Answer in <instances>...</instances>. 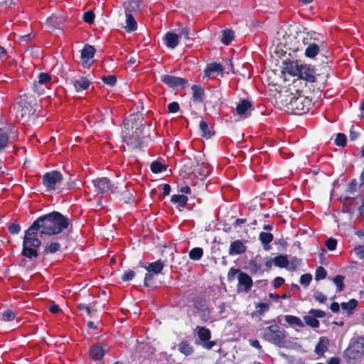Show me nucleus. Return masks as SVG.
Instances as JSON below:
<instances>
[{
	"instance_id": "412c9836",
	"label": "nucleus",
	"mask_w": 364,
	"mask_h": 364,
	"mask_svg": "<svg viewBox=\"0 0 364 364\" xmlns=\"http://www.w3.org/2000/svg\"><path fill=\"white\" fill-rule=\"evenodd\" d=\"M72 83L77 92L87 89L90 85V82L85 77H82L79 80H72Z\"/></svg>"
},
{
	"instance_id": "bf43d9fd",
	"label": "nucleus",
	"mask_w": 364,
	"mask_h": 364,
	"mask_svg": "<svg viewBox=\"0 0 364 364\" xmlns=\"http://www.w3.org/2000/svg\"><path fill=\"white\" fill-rule=\"evenodd\" d=\"M240 272H242L239 269H235L232 267L228 274V279L229 281H232L235 279V277L237 274H239Z\"/></svg>"
},
{
	"instance_id": "cd10ccee",
	"label": "nucleus",
	"mask_w": 364,
	"mask_h": 364,
	"mask_svg": "<svg viewBox=\"0 0 364 364\" xmlns=\"http://www.w3.org/2000/svg\"><path fill=\"white\" fill-rule=\"evenodd\" d=\"M193 98L195 102H202L204 95V90L198 85H194L192 86Z\"/></svg>"
},
{
	"instance_id": "9b49d317",
	"label": "nucleus",
	"mask_w": 364,
	"mask_h": 364,
	"mask_svg": "<svg viewBox=\"0 0 364 364\" xmlns=\"http://www.w3.org/2000/svg\"><path fill=\"white\" fill-rule=\"evenodd\" d=\"M161 80L168 86L173 88H183L188 83V80L185 78L169 75L162 76Z\"/></svg>"
},
{
	"instance_id": "49530a36",
	"label": "nucleus",
	"mask_w": 364,
	"mask_h": 364,
	"mask_svg": "<svg viewBox=\"0 0 364 364\" xmlns=\"http://www.w3.org/2000/svg\"><path fill=\"white\" fill-rule=\"evenodd\" d=\"M8 140V135L0 131V151L6 146Z\"/></svg>"
},
{
	"instance_id": "f03ea898",
	"label": "nucleus",
	"mask_w": 364,
	"mask_h": 364,
	"mask_svg": "<svg viewBox=\"0 0 364 364\" xmlns=\"http://www.w3.org/2000/svg\"><path fill=\"white\" fill-rule=\"evenodd\" d=\"M284 73H288L292 76H297L301 79L314 82L316 81L315 70L310 65L299 64L297 60H285L283 62Z\"/></svg>"
},
{
	"instance_id": "603ef678",
	"label": "nucleus",
	"mask_w": 364,
	"mask_h": 364,
	"mask_svg": "<svg viewBox=\"0 0 364 364\" xmlns=\"http://www.w3.org/2000/svg\"><path fill=\"white\" fill-rule=\"evenodd\" d=\"M312 279V277L310 274H304L301 275L300 278V283L302 285L308 286Z\"/></svg>"
},
{
	"instance_id": "e433bc0d",
	"label": "nucleus",
	"mask_w": 364,
	"mask_h": 364,
	"mask_svg": "<svg viewBox=\"0 0 364 364\" xmlns=\"http://www.w3.org/2000/svg\"><path fill=\"white\" fill-rule=\"evenodd\" d=\"M203 255V250L200 247H195L189 252V257L191 259L198 260Z\"/></svg>"
},
{
	"instance_id": "79ce46f5",
	"label": "nucleus",
	"mask_w": 364,
	"mask_h": 364,
	"mask_svg": "<svg viewBox=\"0 0 364 364\" xmlns=\"http://www.w3.org/2000/svg\"><path fill=\"white\" fill-rule=\"evenodd\" d=\"M326 271L323 267H319L316 269L315 279L320 280L323 279L326 277Z\"/></svg>"
},
{
	"instance_id": "aec40b11",
	"label": "nucleus",
	"mask_w": 364,
	"mask_h": 364,
	"mask_svg": "<svg viewBox=\"0 0 364 364\" xmlns=\"http://www.w3.org/2000/svg\"><path fill=\"white\" fill-rule=\"evenodd\" d=\"M126 15H132L133 13L138 11L139 9V3L136 0H129L124 3Z\"/></svg>"
},
{
	"instance_id": "0e129e2a",
	"label": "nucleus",
	"mask_w": 364,
	"mask_h": 364,
	"mask_svg": "<svg viewBox=\"0 0 364 364\" xmlns=\"http://www.w3.org/2000/svg\"><path fill=\"white\" fill-rule=\"evenodd\" d=\"M200 345H202L205 349L210 350L216 345V342L214 341L207 340Z\"/></svg>"
},
{
	"instance_id": "a878e982",
	"label": "nucleus",
	"mask_w": 364,
	"mask_h": 364,
	"mask_svg": "<svg viewBox=\"0 0 364 364\" xmlns=\"http://www.w3.org/2000/svg\"><path fill=\"white\" fill-rule=\"evenodd\" d=\"M223 68L220 64L217 63H213L209 64L207 66V68L205 70V75L208 77L213 73H220V72H223Z\"/></svg>"
},
{
	"instance_id": "1a4fd4ad",
	"label": "nucleus",
	"mask_w": 364,
	"mask_h": 364,
	"mask_svg": "<svg viewBox=\"0 0 364 364\" xmlns=\"http://www.w3.org/2000/svg\"><path fill=\"white\" fill-rule=\"evenodd\" d=\"M92 182L98 193H112L115 188L114 185L107 178H97Z\"/></svg>"
},
{
	"instance_id": "ea45409f",
	"label": "nucleus",
	"mask_w": 364,
	"mask_h": 364,
	"mask_svg": "<svg viewBox=\"0 0 364 364\" xmlns=\"http://www.w3.org/2000/svg\"><path fill=\"white\" fill-rule=\"evenodd\" d=\"M344 277L341 275H337L333 279V282L338 287V291H342L344 289V284H343Z\"/></svg>"
},
{
	"instance_id": "c9c22d12",
	"label": "nucleus",
	"mask_w": 364,
	"mask_h": 364,
	"mask_svg": "<svg viewBox=\"0 0 364 364\" xmlns=\"http://www.w3.org/2000/svg\"><path fill=\"white\" fill-rule=\"evenodd\" d=\"M211 168L207 163L202 162L200 166L198 169H196V171L198 173V174L202 177H206L210 173Z\"/></svg>"
},
{
	"instance_id": "4be33fe9",
	"label": "nucleus",
	"mask_w": 364,
	"mask_h": 364,
	"mask_svg": "<svg viewBox=\"0 0 364 364\" xmlns=\"http://www.w3.org/2000/svg\"><path fill=\"white\" fill-rule=\"evenodd\" d=\"M259 239L263 245V247L265 250H270L269 243L273 240L274 236L272 233L262 232L259 233Z\"/></svg>"
},
{
	"instance_id": "4d7b16f0",
	"label": "nucleus",
	"mask_w": 364,
	"mask_h": 364,
	"mask_svg": "<svg viewBox=\"0 0 364 364\" xmlns=\"http://www.w3.org/2000/svg\"><path fill=\"white\" fill-rule=\"evenodd\" d=\"M325 245L329 250H334L336 247L337 241L335 239L329 238L326 241Z\"/></svg>"
},
{
	"instance_id": "c03bdc74",
	"label": "nucleus",
	"mask_w": 364,
	"mask_h": 364,
	"mask_svg": "<svg viewBox=\"0 0 364 364\" xmlns=\"http://www.w3.org/2000/svg\"><path fill=\"white\" fill-rule=\"evenodd\" d=\"M301 260L299 258H292L289 263L288 269L291 270H295L301 264Z\"/></svg>"
},
{
	"instance_id": "f704fd0d",
	"label": "nucleus",
	"mask_w": 364,
	"mask_h": 364,
	"mask_svg": "<svg viewBox=\"0 0 364 364\" xmlns=\"http://www.w3.org/2000/svg\"><path fill=\"white\" fill-rule=\"evenodd\" d=\"M304 320L306 325L312 327V328H318L320 323L319 321L314 317L311 314H308L304 316Z\"/></svg>"
},
{
	"instance_id": "6ab92c4d",
	"label": "nucleus",
	"mask_w": 364,
	"mask_h": 364,
	"mask_svg": "<svg viewBox=\"0 0 364 364\" xmlns=\"http://www.w3.org/2000/svg\"><path fill=\"white\" fill-rule=\"evenodd\" d=\"M329 345V339L326 337H321L318 344L315 348V353L322 356L323 353L328 350V346Z\"/></svg>"
},
{
	"instance_id": "13d9d810",
	"label": "nucleus",
	"mask_w": 364,
	"mask_h": 364,
	"mask_svg": "<svg viewBox=\"0 0 364 364\" xmlns=\"http://www.w3.org/2000/svg\"><path fill=\"white\" fill-rule=\"evenodd\" d=\"M354 252L360 259H364V245L355 247L354 248Z\"/></svg>"
},
{
	"instance_id": "7ed1b4c3",
	"label": "nucleus",
	"mask_w": 364,
	"mask_h": 364,
	"mask_svg": "<svg viewBox=\"0 0 364 364\" xmlns=\"http://www.w3.org/2000/svg\"><path fill=\"white\" fill-rule=\"evenodd\" d=\"M143 127L135 119L130 118L124 121L122 131L124 141L133 149L140 147Z\"/></svg>"
},
{
	"instance_id": "423d86ee",
	"label": "nucleus",
	"mask_w": 364,
	"mask_h": 364,
	"mask_svg": "<svg viewBox=\"0 0 364 364\" xmlns=\"http://www.w3.org/2000/svg\"><path fill=\"white\" fill-rule=\"evenodd\" d=\"M288 110L294 114H302L311 107V100L303 95L293 96L287 105Z\"/></svg>"
},
{
	"instance_id": "338daca9",
	"label": "nucleus",
	"mask_w": 364,
	"mask_h": 364,
	"mask_svg": "<svg viewBox=\"0 0 364 364\" xmlns=\"http://www.w3.org/2000/svg\"><path fill=\"white\" fill-rule=\"evenodd\" d=\"M284 283V279L282 277H276L274 280V287L278 288Z\"/></svg>"
},
{
	"instance_id": "680f3d73",
	"label": "nucleus",
	"mask_w": 364,
	"mask_h": 364,
	"mask_svg": "<svg viewBox=\"0 0 364 364\" xmlns=\"http://www.w3.org/2000/svg\"><path fill=\"white\" fill-rule=\"evenodd\" d=\"M135 273L133 270H129L128 272H125L122 279L124 282H127L132 279Z\"/></svg>"
},
{
	"instance_id": "774afa93",
	"label": "nucleus",
	"mask_w": 364,
	"mask_h": 364,
	"mask_svg": "<svg viewBox=\"0 0 364 364\" xmlns=\"http://www.w3.org/2000/svg\"><path fill=\"white\" fill-rule=\"evenodd\" d=\"M49 311L52 314H58L60 311V309L57 304H52L49 307Z\"/></svg>"
},
{
	"instance_id": "393cba45",
	"label": "nucleus",
	"mask_w": 364,
	"mask_h": 364,
	"mask_svg": "<svg viewBox=\"0 0 364 364\" xmlns=\"http://www.w3.org/2000/svg\"><path fill=\"white\" fill-rule=\"evenodd\" d=\"M126 26H124L125 30L127 32H132L136 30L137 23L135 21L132 15H126Z\"/></svg>"
},
{
	"instance_id": "f8f14e48",
	"label": "nucleus",
	"mask_w": 364,
	"mask_h": 364,
	"mask_svg": "<svg viewBox=\"0 0 364 364\" xmlns=\"http://www.w3.org/2000/svg\"><path fill=\"white\" fill-rule=\"evenodd\" d=\"M51 80V77L46 73H41L38 75V80L37 82L33 83V90L38 95L43 94L44 89L42 87L43 85L47 87Z\"/></svg>"
},
{
	"instance_id": "dca6fc26",
	"label": "nucleus",
	"mask_w": 364,
	"mask_h": 364,
	"mask_svg": "<svg viewBox=\"0 0 364 364\" xmlns=\"http://www.w3.org/2000/svg\"><path fill=\"white\" fill-rule=\"evenodd\" d=\"M246 251V246L241 240H235L233 241L230 246L229 249V255H240L244 253Z\"/></svg>"
},
{
	"instance_id": "473e14b6",
	"label": "nucleus",
	"mask_w": 364,
	"mask_h": 364,
	"mask_svg": "<svg viewBox=\"0 0 364 364\" xmlns=\"http://www.w3.org/2000/svg\"><path fill=\"white\" fill-rule=\"evenodd\" d=\"M358 306L357 300L352 299L348 302H343L341 304V306L343 310L347 311L350 313L353 309L356 308Z\"/></svg>"
},
{
	"instance_id": "de8ad7c7",
	"label": "nucleus",
	"mask_w": 364,
	"mask_h": 364,
	"mask_svg": "<svg viewBox=\"0 0 364 364\" xmlns=\"http://www.w3.org/2000/svg\"><path fill=\"white\" fill-rule=\"evenodd\" d=\"M103 82L109 85L113 86L117 81V77L115 75H109V76H104L102 77Z\"/></svg>"
},
{
	"instance_id": "864d4df0",
	"label": "nucleus",
	"mask_w": 364,
	"mask_h": 364,
	"mask_svg": "<svg viewBox=\"0 0 364 364\" xmlns=\"http://www.w3.org/2000/svg\"><path fill=\"white\" fill-rule=\"evenodd\" d=\"M9 231L11 234H17L21 230V227L18 223H11L8 227Z\"/></svg>"
},
{
	"instance_id": "b1692460",
	"label": "nucleus",
	"mask_w": 364,
	"mask_h": 364,
	"mask_svg": "<svg viewBox=\"0 0 364 364\" xmlns=\"http://www.w3.org/2000/svg\"><path fill=\"white\" fill-rule=\"evenodd\" d=\"M61 245L57 241H53L47 243L44 247V254H53L58 252L60 250Z\"/></svg>"
},
{
	"instance_id": "39448f33",
	"label": "nucleus",
	"mask_w": 364,
	"mask_h": 364,
	"mask_svg": "<svg viewBox=\"0 0 364 364\" xmlns=\"http://www.w3.org/2000/svg\"><path fill=\"white\" fill-rule=\"evenodd\" d=\"M260 335L267 341H269L278 347L285 345L287 337L286 331L281 329L277 325H272L259 330Z\"/></svg>"
},
{
	"instance_id": "58836bf2",
	"label": "nucleus",
	"mask_w": 364,
	"mask_h": 364,
	"mask_svg": "<svg viewBox=\"0 0 364 364\" xmlns=\"http://www.w3.org/2000/svg\"><path fill=\"white\" fill-rule=\"evenodd\" d=\"M132 192L129 190H128L127 188L125 186L124 190L121 193L120 200L125 203H128L132 200Z\"/></svg>"
},
{
	"instance_id": "c756f323",
	"label": "nucleus",
	"mask_w": 364,
	"mask_h": 364,
	"mask_svg": "<svg viewBox=\"0 0 364 364\" xmlns=\"http://www.w3.org/2000/svg\"><path fill=\"white\" fill-rule=\"evenodd\" d=\"M284 320L290 325V326H296L299 327H304V323L302 321L296 316L291 315H287L284 316Z\"/></svg>"
},
{
	"instance_id": "a19ab883",
	"label": "nucleus",
	"mask_w": 364,
	"mask_h": 364,
	"mask_svg": "<svg viewBox=\"0 0 364 364\" xmlns=\"http://www.w3.org/2000/svg\"><path fill=\"white\" fill-rule=\"evenodd\" d=\"M335 143L338 146H345L346 144V136L344 134L339 133L335 139Z\"/></svg>"
},
{
	"instance_id": "e2e57ef3",
	"label": "nucleus",
	"mask_w": 364,
	"mask_h": 364,
	"mask_svg": "<svg viewBox=\"0 0 364 364\" xmlns=\"http://www.w3.org/2000/svg\"><path fill=\"white\" fill-rule=\"evenodd\" d=\"M314 298L317 301L320 303H324L326 301V296L319 291H316L314 294Z\"/></svg>"
},
{
	"instance_id": "0eeeda50",
	"label": "nucleus",
	"mask_w": 364,
	"mask_h": 364,
	"mask_svg": "<svg viewBox=\"0 0 364 364\" xmlns=\"http://www.w3.org/2000/svg\"><path fill=\"white\" fill-rule=\"evenodd\" d=\"M62 174L58 171H51L45 173L43 176V184L48 191H53L56 186L61 183Z\"/></svg>"
},
{
	"instance_id": "09e8293b",
	"label": "nucleus",
	"mask_w": 364,
	"mask_h": 364,
	"mask_svg": "<svg viewBox=\"0 0 364 364\" xmlns=\"http://www.w3.org/2000/svg\"><path fill=\"white\" fill-rule=\"evenodd\" d=\"M16 317L15 313L11 310H6L3 313V319L4 321H13Z\"/></svg>"
},
{
	"instance_id": "9d476101",
	"label": "nucleus",
	"mask_w": 364,
	"mask_h": 364,
	"mask_svg": "<svg viewBox=\"0 0 364 364\" xmlns=\"http://www.w3.org/2000/svg\"><path fill=\"white\" fill-rule=\"evenodd\" d=\"M237 292L247 293L250 291L253 284V282L250 276L247 273L242 272L237 275Z\"/></svg>"
},
{
	"instance_id": "69168bd1",
	"label": "nucleus",
	"mask_w": 364,
	"mask_h": 364,
	"mask_svg": "<svg viewBox=\"0 0 364 364\" xmlns=\"http://www.w3.org/2000/svg\"><path fill=\"white\" fill-rule=\"evenodd\" d=\"M190 31H190L189 28L184 27V28H181L180 33H179V37L184 36L185 38L189 39Z\"/></svg>"
},
{
	"instance_id": "a211bd4d",
	"label": "nucleus",
	"mask_w": 364,
	"mask_h": 364,
	"mask_svg": "<svg viewBox=\"0 0 364 364\" xmlns=\"http://www.w3.org/2000/svg\"><path fill=\"white\" fill-rule=\"evenodd\" d=\"M164 40L165 41L166 46L168 48L173 49V48H175L178 44L179 35L171 33V32H168L165 35Z\"/></svg>"
},
{
	"instance_id": "5701e85b",
	"label": "nucleus",
	"mask_w": 364,
	"mask_h": 364,
	"mask_svg": "<svg viewBox=\"0 0 364 364\" xmlns=\"http://www.w3.org/2000/svg\"><path fill=\"white\" fill-rule=\"evenodd\" d=\"M178 350L182 354L188 356L193 353V347L186 340H183L178 344Z\"/></svg>"
},
{
	"instance_id": "72a5a7b5",
	"label": "nucleus",
	"mask_w": 364,
	"mask_h": 364,
	"mask_svg": "<svg viewBox=\"0 0 364 364\" xmlns=\"http://www.w3.org/2000/svg\"><path fill=\"white\" fill-rule=\"evenodd\" d=\"M200 129L202 132V136L205 138L208 139L213 134V132L211 131L205 121L200 122Z\"/></svg>"
},
{
	"instance_id": "6e6d98bb",
	"label": "nucleus",
	"mask_w": 364,
	"mask_h": 364,
	"mask_svg": "<svg viewBox=\"0 0 364 364\" xmlns=\"http://www.w3.org/2000/svg\"><path fill=\"white\" fill-rule=\"evenodd\" d=\"M58 18L57 16H52L47 19L46 23L50 27H57L59 26L58 23Z\"/></svg>"
},
{
	"instance_id": "4c0bfd02",
	"label": "nucleus",
	"mask_w": 364,
	"mask_h": 364,
	"mask_svg": "<svg viewBox=\"0 0 364 364\" xmlns=\"http://www.w3.org/2000/svg\"><path fill=\"white\" fill-rule=\"evenodd\" d=\"M166 169V166L163 165L161 162L155 161L151 164V170L154 173H160Z\"/></svg>"
},
{
	"instance_id": "052dcab7",
	"label": "nucleus",
	"mask_w": 364,
	"mask_h": 364,
	"mask_svg": "<svg viewBox=\"0 0 364 364\" xmlns=\"http://www.w3.org/2000/svg\"><path fill=\"white\" fill-rule=\"evenodd\" d=\"M169 112L175 113L179 110V105L176 102H173L168 105Z\"/></svg>"
},
{
	"instance_id": "5fc2aeb1",
	"label": "nucleus",
	"mask_w": 364,
	"mask_h": 364,
	"mask_svg": "<svg viewBox=\"0 0 364 364\" xmlns=\"http://www.w3.org/2000/svg\"><path fill=\"white\" fill-rule=\"evenodd\" d=\"M77 308L80 311H85L87 315H91V314L94 311H96V310H94L89 306L85 304H79L77 305Z\"/></svg>"
},
{
	"instance_id": "7c9ffc66",
	"label": "nucleus",
	"mask_w": 364,
	"mask_h": 364,
	"mask_svg": "<svg viewBox=\"0 0 364 364\" xmlns=\"http://www.w3.org/2000/svg\"><path fill=\"white\" fill-rule=\"evenodd\" d=\"M234 38V32L231 30L226 29L223 31L221 42L225 45H228Z\"/></svg>"
},
{
	"instance_id": "6e6552de",
	"label": "nucleus",
	"mask_w": 364,
	"mask_h": 364,
	"mask_svg": "<svg viewBox=\"0 0 364 364\" xmlns=\"http://www.w3.org/2000/svg\"><path fill=\"white\" fill-rule=\"evenodd\" d=\"M164 264L161 260H158L154 262L149 263L145 267V269L149 272L144 278V285L149 286V282L153 279L154 274H159L164 269Z\"/></svg>"
},
{
	"instance_id": "ddd939ff",
	"label": "nucleus",
	"mask_w": 364,
	"mask_h": 364,
	"mask_svg": "<svg viewBox=\"0 0 364 364\" xmlns=\"http://www.w3.org/2000/svg\"><path fill=\"white\" fill-rule=\"evenodd\" d=\"M95 51L96 50L92 46L89 44H86L84 48L81 51V59L84 67H90V60L94 57Z\"/></svg>"
},
{
	"instance_id": "20e7f679",
	"label": "nucleus",
	"mask_w": 364,
	"mask_h": 364,
	"mask_svg": "<svg viewBox=\"0 0 364 364\" xmlns=\"http://www.w3.org/2000/svg\"><path fill=\"white\" fill-rule=\"evenodd\" d=\"M343 355L348 364H355L360 360L364 355V338L352 339Z\"/></svg>"
},
{
	"instance_id": "2f4dec72",
	"label": "nucleus",
	"mask_w": 364,
	"mask_h": 364,
	"mask_svg": "<svg viewBox=\"0 0 364 364\" xmlns=\"http://www.w3.org/2000/svg\"><path fill=\"white\" fill-rule=\"evenodd\" d=\"M171 201L174 203H178L180 207H185L188 198L184 195H173L171 196Z\"/></svg>"
},
{
	"instance_id": "2eb2a0df",
	"label": "nucleus",
	"mask_w": 364,
	"mask_h": 364,
	"mask_svg": "<svg viewBox=\"0 0 364 364\" xmlns=\"http://www.w3.org/2000/svg\"><path fill=\"white\" fill-rule=\"evenodd\" d=\"M251 102L247 100H242L236 107V112L241 117H247L252 109Z\"/></svg>"
},
{
	"instance_id": "8fccbe9b",
	"label": "nucleus",
	"mask_w": 364,
	"mask_h": 364,
	"mask_svg": "<svg viewBox=\"0 0 364 364\" xmlns=\"http://www.w3.org/2000/svg\"><path fill=\"white\" fill-rule=\"evenodd\" d=\"M309 314H311L316 318H323V317L326 316L325 311H323L322 310H319V309H311L309 311Z\"/></svg>"
},
{
	"instance_id": "c85d7f7f",
	"label": "nucleus",
	"mask_w": 364,
	"mask_h": 364,
	"mask_svg": "<svg viewBox=\"0 0 364 364\" xmlns=\"http://www.w3.org/2000/svg\"><path fill=\"white\" fill-rule=\"evenodd\" d=\"M319 51V46L316 43H310L305 50V55L308 58H314Z\"/></svg>"
},
{
	"instance_id": "37998d69",
	"label": "nucleus",
	"mask_w": 364,
	"mask_h": 364,
	"mask_svg": "<svg viewBox=\"0 0 364 364\" xmlns=\"http://www.w3.org/2000/svg\"><path fill=\"white\" fill-rule=\"evenodd\" d=\"M95 14L92 11L85 12L83 15V20L85 22L92 24L94 22Z\"/></svg>"
},
{
	"instance_id": "4468645a",
	"label": "nucleus",
	"mask_w": 364,
	"mask_h": 364,
	"mask_svg": "<svg viewBox=\"0 0 364 364\" xmlns=\"http://www.w3.org/2000/svg\"><path fill=\"white\" fill-rule=\"evenodd\" d=\"M105 353L106 350L103 348L102 343H97L90 348V356L92 360H101Z\"/></svg>"
},
{
	"instance_id": "bb28decb",
	"label": "nucleus",
	"mask_w": 364,
	"mask_h": 364,
	"mask_svg": "<svg viewBox=\"0 0 364 364\" xmlns=\"http://www.w3.org/2000/svg\"><path fill=\"white\" fill-rule=\"evenodd\" d=\"M275 266L287 268L289 266V260L286 255H279L273 259Z\"/></svg>"
},
{
	"instance_id": "a18cd8bd",
	"label": "nucleus",
	"mask_w": 364,
	"mask_h": 364,
	"mask_svg": "<svg viewBox=\"0 0 364 364\" xmlns=\"http://www.w3.org/2000/svg\"><path fill=\"white\" fill-rule=\"evenodd\" d=\"M249 267L252 274L257 273L261 269L260 265L257 264L256 259L250 260L249 262Z\"/></svg>"
},
{
	"instance_id": "3c124183",
	"label": "nucleus",
	"mask_w": 364,
	"mask_h": 364,
	"mask_svg": "<svg viewBox=\"0 0 364 364\" xmlns=\"http://www.w3.org/2000/svg\"><path fill=\"white\" fill-rule=\"evenodd\" d=\"M210 310L208 308L202 309L200 311V317L205 321H208L211 318Z\"/></svg>"
},
{
	"instance_id": "f257e3e1",
	"label": "nucleus",
	"mask_w": 364,
	"mask_h": 364,
	"mask_svg": "<svg viewBox=\"0 0 364 364\" xmlns=\"http://www.w3.org/2000/svg\"><path fill=\"white\" fill-rule=\"evenodd\" d=\"M69 225V219L57 211L39 217L25 232L22 255L31 259L38 257L36 249L41 245L37 237L38 232L41 237L55 235L68 228Z\"/></svg>"
},
{
	"instance_id": "f3484780",
	"label": "nucleus",
	"mask_w": 364,
	"mask_h": 364,
	"mask_svg": "<svg viewBox=\"0 0 364 364\" xmlns=\"http://www.w3.org/2000/svg\"><path fill=\"white\" fill-rule=\"evenodd\" d=\"M196 331L200 339V341H196V343L197 345H200L205 341L210 340L211 338L210 331L205 327L197 326L196 328Z\"/></svg>"
}]
</instances>
